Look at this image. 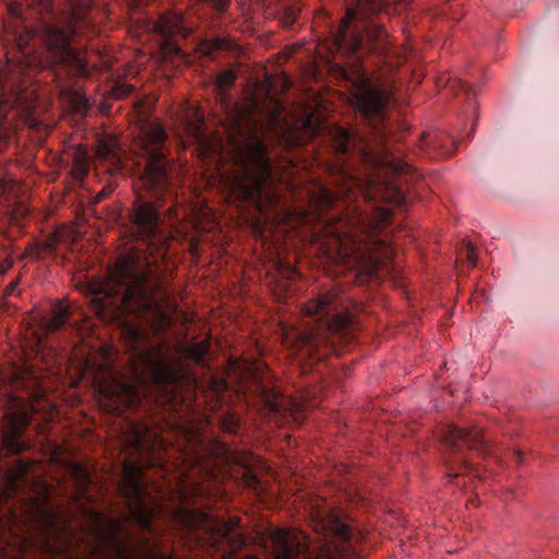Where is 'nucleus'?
<instances>
[{
  "mask_svg": "<svg viewBox=\"0 0 559 559\" xmlns=\"http://www.w3.org/2000/svg\"><path fill=\"white\" fill-rule=\"evenodd\" d=\"M409 55V48H404L401 53L391 51L386 39V282L400 288L404 287V283L397 277L399 236L389 239V233L394 234L395 226L402 225L415 194L426 187L403 143L409 131V124L404 119L407 91L389 73L391 66L406 61Z\"/></svg>",
  "mask_w": 559,
  "mask_h": 559,
  "instance_id": "1",
  "label": "nucleus"
},
{
  "mask_svg": "<svg viewBox=\"0 0 559 559\" xmlns=\"http://www.w3.org/2000/svg\"><path fill=\"white\" fill-rule=\"evenodd\" d=\"M160 290L159 276L147 258L140 254L121 255L108 267L104 280L96 278L88 284L96 312L115 317L132 314L145 320L158 333L171 321L164 301L158 298Z\"/></svg>",
  "mask_w": 559,
  "mask_h": 559,
  "instance_id": "2",
  "label": "nucleus"
},
{
  "mask_svg": "<svg viewBox=\"0 0 559 559\" xmlns=\"http://www.w3.org/2000/svg\"><path fill=\"white\" fill-rule=\"evenodd\" d=\"M126 346L130 355L131 381L111 374L107 384L100 385L103 394L128 405L141 400V390L147 379L156 385L174 384L178 376L160 346L153 343L141 328L128 324L124 328Z\"/></svg>",
  "mask_w": 559,
  "mask_h": 559,
  "instance_id": "3",
  "label": "nucleus"
},
{
  "mask_svg": "<svg viewBox=\"0 0 559 559\" xmlns=\"http://www.w3.org/2000/svg\"><path fill=\"white\" fill-rule=\"evenodd\" d=\"M228 140L239 168L237 175L227 178L230 192L261 210L264 189L274 183L267 146L255 126L245 124L239 118H233Z\"/></svg>",
  "mask_w": 559,
  "mask_h": 559,
  "instance_id": "4",
  "label": "nucleus"
},
{
  "mask_svg": "<svg viewBox=\"0 0 559 559\" xmlns=\"http://www.w3.org/2000/svg\"><path fill=\"white\" fill-rule=\"evenodd\" d=\"M82 531L95 559H171L160 551L157 542L143 537L133 543L121 519L93 509L85 511Z\"/></svg>",
  "mask_w": 559,
  "mask_h": 559,
  "instance_id": "5",
  "label": "nucleus"
},
{
  "mask_svg": "<svg viewBox=\"0 0 559 559\" xmlns=\"http://www.w3.org/2000/svg\"><path fill=\"white\" fill-rule=\"evenodd\" d=\"M166 140V130L159 122L146 121L134 142L135 153L145 160L141 179L155 190L165 189L170 181Z\"/></svg>",
  "mask_w": 559,
  "mask_h": 559,
  "instance_id": "6",
  "label": "nucleus"
},
{
  "mask_svg": "<svg viewBox=\"0 0 559 559\" xmlns=\"http://www.w3.org/2000/svg\"><path fill=\"white\" fill-rule=\"evenodd\" d=\"M440 436L445 448L444 456L448 464V477H459L463 472H475L480 477L478 467L473 466L465 456L466 449H476L486 457L492 454V450L480 429H462L455 424H448L440 430Z\"/></svg>",
  "mask_w": 559,
  "mask_h": 559,
  "instance_id": "7",
  "label": "nucleus"
},
{
  "mask_svg": "<svg viewBox=\"0 0 559 559\" xmlns=\"http://www.w3.org/2000/svg\"><path fill=\"white\" fill-rule=\"evenodd\" d=\"M73 20L74 16H71L64 24L43 21L33 36L44 45L51 63L67 67L76 75H86L85 59L71 46V39L75 34Z\"/></svg>",
  "mask_w": 559,
  "mask_h": 559,
  "instance_id": "8",
  "label": "nucleus"
},
{
  "mask_svg": "<svg viewBox=\"0 0 559 559\" xmlns=\"http://www.w3.org/2000/svg\"><path fill=\"white\" fill-rule=\"evenodd\" d=\"M338 292L331 289L320 294L318 297L309 300L302 308L306 316L318 317L319 326L317 331L302 334V346L309 355H318L321 344H329L330 340L324 335L325 332L337 333L346 328L349 318L344 313L333 314L332 312L337 308Z\"/></svg>",
  "mask_w": 559,
  "mask_h": 559,
  "instance_id": "9",
  "label": "nucleus"
},
{
  "mask_svg": "<svg viewBox=\"0 0 559 559\" xmlns=\"http://www.w3.org/2000/svg\"><path fill=\"white\" fill-rule=\"evenodd\" d=\"M142 474V468L139 465L126 463L120 491L127 503L128 519L140 528L151 532L152 521L155 516L153 506L156 504V501L144 487Z\"/></svg>",
  "mask_w": 559,
  "mask_h": 559,
  "instance_id": "10",
  "label": "nucleus"
},
{
  "mask_svg": "<svg viewBox=\"0 0 559 559\" xmlns=\"http://www.w3.org/2000/svg\"><path fill=\"white\" fill-rule=\"evenodd\" d=\"M22 69L19 70L10 62L0 67V115L7 118L10 110L17 115L29 114L33 104L22 86Z\"/></svg>",
  "mask_w": 559,
  "mask_h": 559,
  "instance_id": "11",
  "label": "nucleus"
},
{
  "mask_svg": "<svg viewBox=\"0 0 559 559\" xmlns=\"http://www.w3.org/2000/svg\"><path fill=\"white\" fill-rule=\"evenodd\" d=\"M131 221L138 237L148 247L165 254L167 237L160 228V218L155 205L139 199L134 204Z\"/></svg>",
  "mask_w": 559,
  "mask_h": 559,
  "instance_id": "12",
  "label": "nucleus"
},
{
  "mask_svg": "<svg viewBox=\"0 0 559 559\" xmlns=\"http://www.w3.org/2000/svg\"><path fill=\"white\" fill-rule=\"evenodd\" d=\"M194 28V24L180 12H169L162 15L154 24V29L163 38V48L169 55L181 56L177 38H187Z\"/></svg>",
  "mask_w": 559,
  "mask_h": 559,
  "instance_id": "13",
  "label": "nucleus"
},
{
  "mask_svg": "<svg viewBox=\"0 0 559 559\" xmlns=\"http://www.w3.org/2000/svg\"><path fill=\"white\" fill-rule=\"evenodd\" d=\"M2 445L9 454H20L28 449L23 440L29 419L24 412H7L3 416Z\"/></svg>",
  "mask_w": 559,
  "mask_h": 559,
  "instance_id": "14",
  "label": "nucleus"
},
{
  "mask_svg": "<svg viewBox=\"0 0 559 559\" xmlns=\"http://www.w3.org/2000/svg\"><path fill=\"white\" fill-rule=\"evenodd\" d=\"M354 105L362 118L374 129L384 120V94L362 85L354 95Z\"/></svg>",
  "mask_w": 559,
  "mask_h": 559,
  "instance_id": "15",
  "label": "nucleus"
},
{
  "mask_svg": "<svg viewBox=\"0 0 559 559\" xmlns=\"http://www.w3.org/2000/svg\"><path fill=\"white\" fill-rule=\"evenodd\" d=\"M456 144L444 131H427L419 139L418 150L431 158L450 157L454 154Z\"/></svg>",
  "mask_w": 559,
  "mask_h": 559,
  "instance_id": "16",
  "label": "nucleus"
},
{
  "mask_svg": "<svg viewBox=\"0 0 559 559\" xmlns=\"http://www.w3.org/2000/svg\"><path fill=\"white\" fill-rule=\"evenodd\" d=\"M358 8L357 9H348L346 12L345 19L342 21V24L340 25V40H344L349 24L355 21L356 19H370L377 17L384 8V0H358ZM369 26H376V23L373 21H370Z\"/></svg>",
  "mask_w": 559,
  "mask_h": 559,
  "instance_id": "17",
  "label": "nucleus"
},
{
  "mask_svg": "<svg viewBox=\"0 0 559 559\" xmlns=\"http://www.w3.org/2000/svg\"><path fill=\"white\" fill-rule=\"evenodd\" d=\"M274 106L275 110L270 115L269 122L277 133L280 144L285 148H293L301 145L304 143L302 135L298 131L293 130L285 121L277 118V115L284 110V106L277 100Z\"/></svg>",
  "mask_w": 559,
  "mask_h": 559,
  "instance_id": "18",
  "label": "nucleus"
},
{
  "mask_svg": "<svg viewBox=\"0 0 559 559\" xmlns=\"http://www.w3.org/2000/svg\"><path fill=\"white\" fill-rule=\"evenodd\" d=\"M62 162L71 163V177L81 181L88 171V157L85 148L81 145H74L63 151Z\"/></svg>",
  "mask_w": 559,
  "mask_h": 559,
  "instance_id": "19",
  "label": "nucleus"
},
{
  "mask_svg": "<svg viewBox=\"0 0 559 559\" xmlns=\"http://www.w3.org/2000/svg\"><path fill=\"white\" fill-rule=\"evenodd\" d=\"M217 535L225 540L230 551H236L246 545V537L239 531V519L230 518L215 524Z\"/></svg>",
  "mask_w": 559,
  "mask_h": 559,
  "instance_id": "20",
  "label": "nucleus"
},
{
  "mask_svg": "<svg viewBox=\"0 0 559 559\" xmlns=\"http://www.w3.org/2000/svg\"><path fill=\"white\" fill-rule=\"evenodd\" d=\"M121 147L118 139L114 136L104 138L98 142L97 156L108 162L111 166L119 168L121 167Z\"/></svg>",
  "mask_w": 559,
  "mask_h": 559,
  "instance_id": "21",
  "label": "nucleus"
},
{
  "mask_svg": "<svg viewBox=\"0 0 559 559\" xmlns=\"http://www.w3.org/2000/svg\"><path fill=\"white\" fill-rule=\"evenodd\" d=\"M31 468V463L24 460H16L12 467L5 471V480L9 490L15 492L23 486V478Z\"/></svg>",
  "mask_w": 559,
  "mask_h": 559,
  "instance_id": "22",
  "label": "nucleus"
},
{
  "mask_svg": "<svg viewBox=\"0 0 559 559\" xmlns=\"http://www.w3.org/2000/svg\"><path fill=\"white\" fill-rule=\"evenodd\" d=\"M380 259L374 254L370 253L368 258H364L359 261V273L358 281L360 284L368 282H376L379 277L380 271Z\"/></svg>",
  "mask_w": 559,
  "mask_h": 559,
  "instance_id": "23",
  "label": "nucleus"
},
{
  "mask_svg": "<svg viewBox=\"0 0 559 559\" xmlns=\"http://www.w3.org/2000/svg\"><path fill=\"white\" fill-rule=\"evenodd\" d=\"M318 525L321 526L324 534L335 535L342 542H349L352 538L350 527L338 519L333 518L328 523L324 519H320Z\"/></svg>",
  "mask_w": 559,
  "mask_h": 559,
  "instance_id": "24",
  "label": "nucleus"
},
{
  "mask_svg": "<svg viewBox=\"0 0 559 559\" xmlns=\"http://www.w3.org/2000/svg\"><path fill=\"white\" fill-rule=\"evenodd\" d=\"M234 46L229 37H214L205 39L200 44V51L204 56H211L216 50H229Z\"/></svg>",
  "mask_w": 559,
  "mask_h": 559,
  "instance_id": "25",
  "label": "nucleus"
},
{
  "mask_svg": "<svg viewBox=\"0 0 559 559\" xmlns=\"http://www.w3.org/2000/svg\"><path fill=\"white\" fill-rule=\"evenodd\" d=\"M438 85H443L445 88L452 91L455 95H459L461 92L462 94H465L467 97H469L473 92V87L465 83V81H462L461 78L440 76L438 80Z\"/></svg>",
  "mask_w": 559,
  "mask_h": 559,
  "instance_id": "26",
  "label": "nucleus"
},
{
  "mask_svg": "<svg viewBox=\"0 0 559 559\" xmlns=\"http://www.w3.org/2000/svg\"><path fill=\"white\" fill-rule=\"evenodd\" d=\"M210 343L209 341L194 342L187 345L183 349L186 356L194 361L201 364L204 357L209 354Z\"/></svg>",
  "mask_w": 559,
  "mask_h": 559,
  "instance_id": "27",
  "label": "nucleus"
},
{
  "mask_svg": "<svg viewBox=\"0 0 559 559\" xmlns=\"http://www.w3.org/2000/svg\"><path fill=\"white\" fill-rule=\"evenodd\" d=\"M261 395L263 397V401L265 403V407L269 409L270 413L276 415L282 412L283 405H282V397L278 395V393L275 390L266 389L264 386H261Z\"/></svg>",
  "mask_w": 559,
  "mask_h": 559,
  "instance_id": "28",
  "label": "nucleus"
},
{
  "mask_svg": "<svg viewBox=\"0 0 559 559\" xmlns=\"http://www.w3.org/2000/svg\"><path fill=\"white\" fill-rule=\"evenodd\" d=\"M383 219L384 213L380 212L377 222H369L367 226L368 230L366 235V241H370L373 245H379L380 247L383 245V240L381 239Z\"/></svg>",
  "mask_w": 559,
  "mask_h": 559,
  "instance_id": "29",
  "label": "nucleus"
},
{
  "mask_svg": "<svg viewBox=\"0 0 559 559\" xmlns=\"http://www.w3.org/2000/svg\"><path fill=\"white\" fill-rule=\"evenodd\" d=\"M235 81L236 74L231 70H223L217 74L215 88L222 98L225 96L226 91L235 84Z\"/></svg>",
  "mask_w": 559,
  "mask_h": 559,
  "instance_id": "30",
  "label": "nucleus"
},
{
  "mask_svg": "<svg viewBox=\"0 0 559 559\" xmlns=\"http://www.w3.org/2000/svg\"><path fill=\"white\" fill-rule=\"evenodd\" d=\"M352 133L344 129L337 128L334 133V142L335 148L338 153L345 154L349 150V144L352 142Z\"/></svg>",
  "mask_w": 559,
  "mask_h": 559,
  "instance_id": "31",
  "label": "nucleus"
},
{
  "mask_svg": "<svg viewBox=\"0 0 559 559\" xmlns=\"http://www.w3.org/2000/svg\"><path fill=\"white\" fill-rule=\"evenodd\" d=\"M67 317L68 309L61 305L58 306L53 317L47 322V330L51 333L58 331L64 325Z\"/></svg>",
  "mask_w": 559,
  "mask_h": 559,
  "instance_id": "32",
  "label": "nucleus"
},
{
  "mask_svg": "<svg viewBox=\"0 0 559 559\" xmlns=\"http://www.w3.org/2000/svg\"><path fill=\"white\" fill-rule=\"evenodd\" d=\"M147 429L141 427H132V438L130 444L135 450H143L146 447Z\"/></svg>",
  "mask_w": 559,
  "mask_h": 559,
  "instance_id": "33",
  "label": "nucleus"
},
{
  "mask_svg": "<svg viewBox=\"0 0 559 559\" xmlns=\"http://www.w3.org/2000/svg\"><path fill=\"white\" fill-rule=\"evenodd\" d=\"M459 258L465 259L472 267H475L477 265V251L474 245L471 242L463 243L459 250Z\"/></svg>",
  "mask_w": 559,
  "mask_h": 559,
  "instance_id": "34",
  "label": "nucleus"
},
{
  "mask_svg": "<svg viewBox=\"0 0 559 559\" xmlns=\"http://www.w3.org/2000/svg\"><path fill=\"white\" fill-rule=\"evenodd\" d=\"M16 182L10 178H0V198L7 199L15 197Z\"/></svg>",
  "mask_w": 559,
  "mask_h": 559,
  "instance_id": "35",
  "label": "nucleus"
},
{
  "mask_svg": "<svg viewBox=\"0 0 559 559\" xmlns=\"http://www.w3.org/2000/svg\"><path fill=\"white\" fill-rule=\"evenodd\" d=\"M222 427L229 433H235L238 429V420L233 415H227L222 420Z\"/></svg>",
  "mask_w": 559,
  "mask_h": 559,
  "instance_id": "36",
  "label": "nucleus"
},
{
  "mask_svg": "<svg viewBox=\"0 0 559 559\" xmlns=\"http://www.w3.org/2000/svg\"><path fill=\"white\" fill-rule=\"evenodd\" d=\"M201 2L210 5L217 13H223L229 5V0H200Z\"/></svg>",
  "mask_w": 559,
  "mask_h": 559,
  "instance_id": "37",
  "label": "nucleus"
},
{
  "mask_svg": "<svg viewBox=\"0 0 559 559\" xmlns=\"http://www.w3.org/2000/svg\"><path fill=\"white\" fill-rule=\"evenodd\" d=\"M133 92V86L129 84H117L112 94L117 98H123L128 95H130Z\"/></svg>",
  "mask_w": 559,
  "mask_h": 559,
  "instance_id": "38",
  "label": "nucleus"
},
{
  "mask_svg": "<svg viewBox=\"0 0 559 559\" xmlns=\"http://www.w3.org/2000/svg\"><path fill=\"white\" fill-rule=\"evenodd\" d=\"M245 484L247 487H249L253 490H258L261 486V481H260L259 477L252 471L246 472Z\"/></svg>",
  "mask_w": 559,
  "mask_h": 559,
  "instance_id": "39",
  "label": "nucleus"
},
{
  "mask_svg": "<svg viewBox=\"0 0 559 559\" xmlns=\"http://www.w3.org/2000/svg\"><path fill=\"white\" fill-rule=\"evenodd\" d=\"M10 139V130L4 126L0 127V152L8 146Z\"/></svg>",
  "mask_w": 559,
  "mask_h": 559,
  "instance_id": "40",
  "label": "nucleus"
},
{
  "mask_svg": "<svg viewBox=\"0 0 559 559\" xmlns=\"http://www.w3.org/2000/svg\"><path fill=\"white\" fill-rule=\"evenodd\" d=\"M43 514H44V518H45V520L47 522L48 528L52 527L55 525V522H56L55 514L49 512V511H43Z\"/></svg>",
  "mask_w": 559,
  "mask_h": 559,
  "instance_id": "41",
  "label": "nucleus"
},
{
  "mask_svg": "<svg viewBox=\"0 0 559 559\" xmlns=\"http://www.w3.org/2000/svg\"><path fill=\"white\" fill-rule=\"evenodd\" d=\"M12 266V261L4 259L0 262V277Z\"/></svg>",
  "mask_w": 559,
  "mask_h": 559,
  "instance_id": "42",
  "label": "nucleus"
},
{
  "mask_svg": "<svg viewBox=\"0 0 559 559\" xmlns=\"http://www.w3.org/2000/svg\"><path fill=\"white\" fill-rule=\"evenodd\" d=\"M17 285H19V278H14L13 281H11V283L5 287V294L12 295L15 292Z\"/></svg>",
  "mask_w": 559,
  "mask_h": 559,
  "instance_id": "43",
  "label": "nucleus"
},
{
  "mask_svg": "<svg viewBox=\"0 0 559 559\" xmlns=\"http://www.w3.org/2000/svg\"><path fill=\"white\" fill-rule=\"evenodd\" d=\"M52 1L53 0H39L38 1V5L43 9V10H49L52 5Z\"/></svg>",
  "mask_w": 559,
  "mask_h": 559,
  "instance_id": "44",
  "label": "nucleus"
},
{
  "mask_svg": "<svg viewBox=\"0 0 559 559\" xmlns=\"http://www.w3.org/2000/svg\"><path fill=\"white\" fill-rule=\"evenodd\" d=\"M514 453H515V456H516V461L518 462H522V451L516 450V451H514Z\"/></svg>",
  "mask_w": 559,
  "mask_h": 559,
  "instance_id": "45",
  "label": "nucleus"
},
{
  "mask_svg": "<svg viewBox=\"0 0 559 559\" xmlns=\"http://www.w3.org/2000/svg\"><path fill=\"white\" fill-rule=\"evenodd\" d=\"M106 194H107V191L105 189H103V191L98 193L97 200L103 199Z\"/></svg>",
  "mask_w": 559,
  "mask_h": 559,
  "instance_id": "46",
  "label": "nucleus"
},
{
  "mask_svg": "<svg viewBox=\"0 0 559 559\" xmlns=\"http://www.w3.org/2000/svg\"><path fill=\"white\" fill-rule=\"evenodd\" d=\"M82 105H83L84 107H86V105H87V100H86V99H82Z\"/></svg>",
  "mask_w": 559,
  "mask_h": 559,
  "instance_id": "47",
  "label": "nucleus"
},
{
  "mask_svg": "<svg viewBox=\"0 0 559 559\" xmlns=\"http://www.w3.org/2000/svg\"><path fill=\"white\" fill-rule=\"evenodd\" d=\"M310 123H311L310 119H307V121L305 122V124H306L307 127H309V126H310Z\"/></svg>",
  "mask_w": 559,
  "mask_h": 559,
  "instance_id": "48",
  "label": "nucleus"
}]
</instances>
